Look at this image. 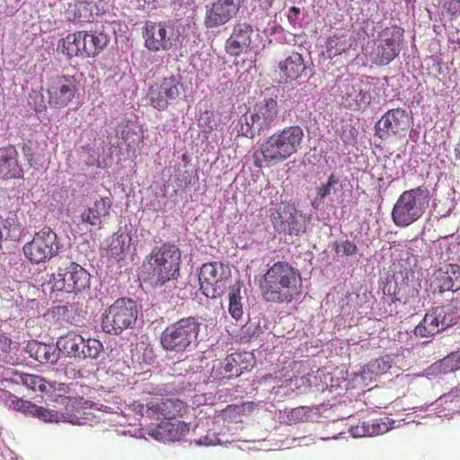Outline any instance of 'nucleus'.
<instances>
[{"instance_id": "nucleus-18", "label": "nucleus", "mask_w": 460, "mask_h": 460, "mask_svg": "<svg viewBox=\"0 0 460 460\" xmlns=\"http://www.w3.org/2000/svg\"><path fill=\"white\" fill-rule=\"evenodd\" d=\"M253 367L250 353L235 352L228 355L224 360L214 365L211 376L217 380L232 379L240 376L243 372Z\"/></svg>"}, {"instance_id": "nucleus-48", "label": "nucleus", "mask_w": 460, "mask_h": 460, "mask_svg": "<svg viewBox=\"0 0 460 460\" xmlns=\"http://www.w3.org/2000/svg\"><path fill=\"white\" fill-rule=\"evenodd\" d=\"M338 183V178L334 174H331L325 184L318 187L316 190V198L312 201V206L315 208L323 203V199L331 193V189Z\"/></svg>"}, {"instance_id": "nucleus-27", "label": "nucleus", "mask_w": 460, "mask_h": 460, "mask_svg": "<svg viewBox=\"0 0 460 460\" xmlns=\"http://www.w3.org/2000/svg\"><path fill=\"white\" fill-rule=\"evenodd\" d=\"M18 156L13 146L0 148V179H18L22 176L23 171Z\"/></svg>"}, {"instance_id": "nucleus-57", "label": "nucleus", "mask_w": 460, "mask_h": 460, "mask_svg": "<svg viewBox=\"0 0 460 460\" xmlns=\"http://www.w3.org/2000/svg\"><path fill=\"white\" fill-rule=\"evenodd\" d=\"M368 367L371 368L372 372H374L376 369H381L382 371H385L386 369H388L390 367V366L387 365L385 360H384L382 358H378V359L375 360L374 362H371L368 365Z\"/></svg>"}, {"instance_id": "nucleus-44", "label": "nucleus", "mask_w": 460, "mask_h": 460, "mask_svg": "<svg viewBox=\"0 0 460 460\" xmlns=\"http://www.w3.org/2000/svg\"><path fill=\"white\" fill-rule=\"evenodd\" d=\"M32 417H36L45 422H59L66 420L65 415L55 410L46 409L36 405Z\"/></svg>"}, {"instance_id": "nucleus-38", "label": "nucleus", "mask_w": 460, "mask_h": 460, "mask_svg": "<svg viewBox=\"0 0 460 460\" xmlns=\"http://www.w3.org/2000/svg\"><path fill=\"white\" fill-rule=\"evenodd\" d=\"M230 292L228 295L229 305L228 312L231 316L236 320L240 319L243 314V305L241 303V287L239 285L230 286Z\"/></svg>"}, {"instance_id": "nucleus-43", "label": "nucleus", "mask_w": 460, "mask_h": 460, "mask_svg": "<svg viewBox=\"0 0 460 460\" xmlns=\"http://www.w3.org/2000/svg\"><path fill=\"white\" fill-rule=\"evenodd\" d=\"M238 132L246 137L252 138L257 130V120L252 111L243 114L238 122Z\"/></svg>"}, {"instance_id": "nucleus-61", "label": "nucleus", "mask_w": 460, "mask_h": 460, "mask_svg": "<svg viewBox=\"0 0 460 460\" xmlns=\"http://www.w3.org/2000/svg\"><path fill=\"white\" fill-rule=\"evenodd\" d=\"M301 380H302L303 384H305V380H306V382H309L308 378L305 376H302Z\"/></svg>"}, {"instance_id": "nucleus-9", "label": "nucleus", "mask_w": 460, "mask_h": 460, "mask_svg": "<svg viewBox=\"0 0 460 460\" xmlns=\"http://www.w3.org/2000/svg\"><path fill=\"white\" fill-rule=\"evenodd\" d=\"M61 246L56 232L50 227H43L23 245L22 252L31 264L39 265L56 257Z\"/></svg>"}, {"instance_id": "nucleus-5", "label": "nucleus", "mask_w": 460, "mask_h": 460, "mask_svg": "<svg viewBox=\"0 0 460 460\" xmlns=\"http://www.w3.org/2000/svg\"><path fill=\"white\" fill-rule=\"evenodd\" d=\"M201 323L193 316L184 317L165 327L160 336L162 348L172 353H183L195 346Z\"/></svg>"}, {"instance_id": "nucleus-45", "label": "nucleus", "mask_w": 460, "mask_h": 460, "mask_svg": "<svg viewBox=\"0 0 460 460\" xmlns=\"http://www.w3.org/2000/svg\"><path fill=\"white\" fill-rule=\"evenodd\" d=\"M389 418L376 419L367 421L369 437L382 435L391 429Z\"/></svg>"}, {"instance_id": "nucleus-40", "label": "nucleus", "mask_w": 460, "mask_h": 460, "mask_svg": "<svg viewBox=\"0 0 460 460\" xmlns=\"http://www.w3.org/2000/svg\"><path fill=\"white\" fill-rule=\"evenodd\" d=\"M120 127V137L128 149H135L141 142H143V134L138 132L131 125L127 123Z\"/></svg>"}, {"instance_id": "nucleus-12", "label": "nucleus", "mask_w": 460, "mask_h": 460, "mask_svg": "<svg viewBox=\"0 0 460 460\" xmlns=\"http://www.w3.org/2000/svg\"><path fill=\"white\" fill-rule=\"evenodd\" d=\"M91 275L78 263L58 267L52 275V288L66 293H81L90 288Z\"/></svg>"}, {"instance_id": "nucleus-59", "label": "nucleus", "mask_w": 460, "mask_h": 460, "mask_svg": "<svg viewBox=\"0 0 460 460\" xmlns=\"http://www.w3.org/2000/svg\"><path fill=\"white\" fill-rule=\"evenodd\" d=\"M11 340L0 334V353L7 352L11 348Z\"/></svg>"}, {"instance_id": "nucleus-17", "label": "nucleus", "mask_w": 460, "mask_h": 460, "mask_svg": "<svg viewBox=\"0 0 460 460\" xmlns=\"http://www.w3.org/2000/svg\"><path fill=\"white\" fill-rule=\"evenodd\" d=\"M240 7L239 0H209L205 5V27L215 29L226 24L236 16Z\"/></svg>"}, {"instance_id": "nucleus-1", "label": "nucleus", "mask_w": 460, "mask_h": 460, "mask_svg": "<svg viewBox=\"0 0 460 460\" xmlns=\"http://www.w3.org/2000/svg\"><path fill=\"white\" fill-rule=\"evenodd\" d=\"M259 288L267 303L290 304L302 294V276L292 264L279 261L269 267L261 278Z\"/></svg>"}, {"instance_id": "nucleus-3", "label": "nucleus", "mask_w": 460, "mask_h": 460, "mask_svg": "<svg viewBox=\"0 0 460 460\" xmlns=\"http://www.w3.org/2000/svg\"><path fill=\"white\" fill-rule=\"evenodd\" d=\"M181 259V252L173 243H164L154 247L142 264L144 281L157 288L177 279Z\"/></svg>"}, {"instance_id": "nucleus-47", "label": "nucleus", "mask_w": 460, "mask_h": 460, "mask_svg": "<svg viewBox=\"0 0 460 460\" xmlns=\"http://www.w3.org/2000/svg\"><path fill=\"white\" fill-rule=\"evenodd\" d=\"M9 404L10 407L13 410L20 411L25 415L32 416L34 412V409L36 407V404L27 401L23 400L22 398L17 397L16 395H10L9 397Z\"/></svg>"}, {"instance_id": "nucleus-13", "label": "nucleus", "mask_w": 460, "mask_h": 460, "mask_svg": "<svg viewBox=\"0 0 460 460\" xmlns=\"http://www.w3.org/2000/svg\"><path fill=\"white\" fill-rule=\"evenodd\" d=\"M183 84L181 78L176 75H170L156 81L149 87L148 99L152 107L158 111H164L176 101L181 92Z\"/></svg>"}, {"instance_id": "nucleus-46", "label": "nucleus", "mask_w": 460, "mask_h": 460, "mask_svg": "<svg viewBox=\"0 0 460 460\" xmlns=\"http://www.w3.org/2000/svg\"><path fill=\"white\" fill-rule=\"evenodd\" d=\"M440 401L451 413L460 412V387L452 389L444 394L440 397Z\"/></svg>"}, {"instance_id": "nucleus-52", "label": "nucleus", "mask_w": 460, "mask_h": 460, "mask_svg": "<svg viewBox=\"0 0 460 460\" xmlns=\"http://www.w3.org/2000/svg\"><path fill=\"white\" fill-rule=\"evenodd\" d=\"M52 313L54 315L58 316L59 320L69 321L73 314L72 305H62L52 307Z\"/></svg>"}, {"instance_id": "nucleus-26", "label": "nucleus", "mask_w": 460, "mask_h": 460, "mask_svg": "<svg viewBox=\"0 0 460 460\" xmlns=\"http://www.w3.org/2000/svg\"><path fill=\"white\" fill-rule=\"evenodd\" d=\"M433 278V283L440 292H456L460 289V265H444L434 272Z\"/></svg>"}, {"instance_id": "nucleus-10", "label": "nucleus", "mask_w": 460, "mask_h": 460, "mask_svg": "<svg viewBox=\"0 0 460 460\" xmlns=\"http://www.w3.org/2000/svg\"><path fill=\"white\" fill-rule=\"evenodd\" d=\"M404 30L397 25L384 28L378 32L370 52L371 61L377 66H385L399 56Z\"/></svg>"}, {"instance_id": "nucleus-6", "label": "nucleus", "mask_w": 460, "mask_h": 460, "mask_svg": "<svg viewBox=\"0 0 460 460\" xmlns=\"http://www.w3.org/2000/svg\"><path fill=\"white\" fill-rule=\"evenodd\" d=\"M137 314V305L133 299L119 298L102 314V329L108 334L119 335L134 326Z\"/></svg>"}, {"instance_id": "nucleus-60", "label": "nucleus", "mask_w": 460, "mask_h": 460, "mask_svg": "<svg viewBox=\"0 0 460 460\" xmlns=\"http://www.w3.org/2000/svg\"><path fill=\"white\" fill-rule=\"evenodd\" d=\"M457 7H460V2L458 0H451L449 2V10L456 12Z\"/></svg>"}, {"instance_id": "nucleus-32", "label": "nucleus", "mask_w": 460, "mask_h": 460, "mask_svg": "<svg viewBox=\"0 0 460 460\" xmlns=\"http://www.w3.org/2000/svg\"><path fill=\"white\" fill-rule=\"evenodd\" d=\"M84 31L67 34L60 40L58 48L68 58H83Z\"/></svg>"}, {"instance_id": "nucleus-25", "label": "nucleus", "mask_w": 460, "mask_h": 460, "mask_svg": "<svg viewBox=\"0 0 460 460\" xmlns=\"http://www.w3.org/2000/svg\"><path fill=\"white\" fill-rule=\"evenodd\" d=\"M190 431L188 423L181 420L161 422L149 431V435L158 441L174 442L184 438Z\"/></svg>"}, {"instance_id": "nucleus-39", "label": "nucleus", "mask_w": 460, "mask_h": 460, "mask_svg": "<svg viewBox=\"0 0 460 460\" xmlns=\"http://www.w3.org/2000/svg\"><path fill=\"white\" fill-rule=\"evenodd\" d=\"M129 238L124 234H115L108 247L110 256L120 260L128 247Z\"/></svg>"}, {"instance_id": "nucleus-56", "label": "nucleus", "mask_w": 460, "mask_h": 460, "mask_svg": "<svg viewBox=\"0 0 460 460\" xmlns=\"http://www.w3.org/2000/svg\"><path fill=\"white\" fill-rule=\"evenodd\" d=\"M341 247L342 249V253L347 256L353 255L358 252L357 245L349 240L344 241L341 244Z\"/></svg>"}, {"instance_id": "nucleus-42", "label": "nucleus", "mask_w": 460, "mask_h": 460, "mask_svg": "<svg viewBox=\"0 0 460 460\" xmlns=\"http://www.w3.org/2000/svg\"><path fill=\"white\" fill-rule=\"evenodd\" d=\"M103 350L102 343L96 339L84 340L81 346L79 358L96 359Z\"/></svg>"}, {"instance_id": "nucleus-58", "label": "nucleus", "mask_w": 460, "mask_h": 460, "mask_svg": "<svg viewBox=\"0 0 460 460\" xmlns=\"http://www.w3.org/2000/svg\"><path fill=\"white\" fill-rule=\"evenodd\" d=\"M300 9L296 6H292L288 10V19L291 24H296L299 19Z\"/></svg>"}, {"instance_id": "nucleus-7", "label": "nucleus", "mask_w": 460, "mask_h": 460, "mask_svg": "<svg viewBox=\"0 0 460 460\" xmlns=\"http://www.w3.org/2000/svg\"><path fill=\"white\" fill-rule=\"evenodd\" d=\"M459 319L460 299H452L450 303L427 312L415 327L414 333L420 337H430L455 325Z\"/></svg>"}, {"instance_id": "nucleus-50", "label": "nucleus", "mask_w": 460, "mask_h": 460, "mask_svg": "<svg viewBox=\"0 0 460 460\" xmlns=\"http://www.w3.org/2000/svg\"><path fill=\"white\" fill-rule=\"evenodd\" d=\"M261 332L260 325L254 323H247L240 330V341L244 343L249 342L252 339L258 337Z\"/></svg>"}, {"instance_id": "nucleus-22", "label": "nucleus", "mask_w": 460, "mask_h": 460, "mask_svg": "<svg viewBox=\"0 0 460 460\" xmlns=\"http://www.w3.org/2000/svg\"><path fill=\"white\" fill-rule=\"evenodd\" d=\"M254 31L246 22H237L234 24L230 37L226 40V52L231 57H240L251 50L252 36Z\"/></svg>"}, {"instance_id": "nucleus-16", "label": "nucleus", "mask_w": 460, "mask_h": 460, "mask_svg": "<svg viewBox=\"0 0 460 460\" xmlns=\"http://www.w3.org/2000/svg\"><path fill=\"white\" fill-rule=\"evenodd\" d=\"M299 217L301 216L298 215L296 206L291 203H281L270 215L273 228L277 232L296 236L306 231L305 222Z\"/></svg>"}, {"instance_id": "nucleus-31", "label": "nucleus", "mask_w": 460, "mask_h": 460, "mask_svg": "<svg viewBox=\"0 0 460 460\" xmlns=\"http://www.w3.org/2000/svg\"><path fill=\"white\" fill-rule=\"evenodd\" d=\"M385 295L391 296L392 302H400L407 304L411 298L417 296L418 289L408 283L402 282L399 285L394 282V285L388 282L383 288Z\"/></svg>"}, {"instance_id": "nucleus-41", "label": "nucleus", "mask_w": 460, "mask_h": 460, "mask_svg": "<svg viewBox=\"0 0 460 460\" xmlns=\"http://www.w3.org/2000/svg\"><path fill=\"white\" fill-rule=\"evenodd\" d=\"M68 19L78 22H89L93 17L92 12L90 11L88 4L84 2H78L73 4H69L67 10Z\"/></svg>"}, {"instance_id": "nucleus-19", "label": "nucleus", "mask_w": 460, "mask_h": 460, "mask_svg": "<svg viewBox=\"0 0 460 460\" xmlns=\"http://www.w3.org/2000/svg\"><path fill=\"white\" fill-rule=\"evenodd\" d=\"M137 407L142 416L157 420H172L181 416L185 404L178 399L150 398L146 401V403L138 404Z\"/></svg>"}, {"instance_id": "nucleus-20", "label": "nucleus", "mask_w": 460, "mask_h": 460, "mask_svg": "<svg viewBox=\"0 0 460 460\" xmlns=\"http://www.w3.org/2000/svg\"><path fill=\"white\" fill-rule=\"evenodd\" d=\"M341 100L345 108L354 111H364L373 100L370 86L359 79L346 80Z\"/></svg>"}, {"instance_id": "nucleus-33", "label": "nucleus", "mask_w": 460, "mask_h": 460, "mask_svg": "<svg viewBox=\"0 0 460 460\" xmlns=\"http://www.w3.org/2000/svg\"><path fill=\"white\" fill-rule=\"evenodd\" d=\"M60 392V404L64 405L66 411L62 412L65 415L66 420L68 422H74V419H77V416L74 412H79V409L82 407L83 398L75 396H66L68 387L65 384H60L58 387Z\"/></svg>"}, {"instance_id": "nucleus-34", "label": "nucleus", "mask_w": 460, "mask_h": 460, "mask_svg": "<svg viewBox=\"0 0 460 460\" xmlns=\"http://www.w3.org/2000/svg\"><path fill=\"white\" fill-rule=\"evenodd\" d=\"M84 340V338L75 332H68L58 340L57 348L68 357L78 358Z\"/></svg>"}, {"instance_id": "nucleus-36", "label": "nucleus", "mask_w": 460, "mask_h": 460, "mask_svg": "<svg viewBox=\"0 0 460 460\" xmlns=\"http://www.w3.org/2000/svg\"><path fill=\"white\" fill-rule=\"evenodd\" d=\"M460 369V351L453 352L438 360L429 367L430 374L445 375Z\"/></svg>"}, {"instance_id": "nucleus-37", "label": "nucleus", "mask_w": 460, "mask_h": 460, "mask_svg": "<svg viewBox=\"0 0 460 460\" xmlns=\"http://www.w3.org/2000/svg\"><path fill=\"white\" fill-rule=\"evenodd\" d=\"M22 235L21 225L13 218L0 220V250L3 242H17Z\"/></svg>"}, {"instance_id": "nucleus-24", "label": "nucleus", "mask_w": 460, "mask_h": 460, "mask_svg": "<svg viewBox=\"0 0 460 460\" xmlns=\"http://www.w3.org/2000/svg\"><path fill=\"white\" fill-rule=\"evenodd\" d=\"M306 66L303 56L296 51L290 53L278 63L279 79L284 83H291L300 78L305 72Z\"/></svg>"}, {"instance_id": "nucleus-49", "label": "nucleus", "mask_w": 460, "mask_h": 460, "mask_svg": "<svg viewBox=\"0 0 460 460\" xmlns=\"http://www.w3.org/2000/svg\"><path fill=\"white\" fill-rule=\"evenodd\" d=\"M245 411V403L231 404L226 407L222 412V418L230 422H240Z\"/></svg>"}, {"instance_id": "nucleus-54", "label": "nucleus", "mask_w": 460, "mask_h": 460, "mask_svg": "<svg viewBox=\"0 0 460 460\" xmlns=\"http://www.w3.org/2000/svg\"><path fill=\"white\" fill-rule=\"evenodd\" d=\"M30 104L33 105L34 111L38 113L42 112L47 109V105L43 100V95L38 92H33V93L30 95Z\"/></svg>"}, {"instance_id": "nucleus-35", "label": "nucleus", "mask_w": 460, "mask_h": 460, "mask_svg": "<svg viewBox=\"0 0 460 460\" xmlns=\"http://www.w3.org/2000/svg\"><path fill=\"white\" fill-rule=\"evenodd\" d=\"M351 37L345 34H333L327 38L325 48L326 55L332 58L348 51L352 46Z\"/></svg>"}, {"instance_id": "nucleus-23", "label": "nucleus", "mask_w": 460, "mask_h": 460, "mask_svg": "<svg viewBox=\"0 0 460 460\" xmlns=\"http://www.w3.org/2000/svg\"><path fill=\"white\" fill-rule=\"evenodd\" d=\"M252 112L257 120L258 133L268 130L274 125L279 115L278 98L265 97L257 102L253 106Z\"/></svg>"}, {"instance_id": "nucleus-55", "label": "nucleus", "mask_w": 460, "mask_h": 460, "mask_svg": "<svg viewBox=\"0 0 460 460\" xmlns=\"http://www.w3.org/2000/svg\"><path fill=\"white\" fill-rule=\"evenodd\" d=\"M351 434L355 438L369 437L367 421H363L351 428Z\"/></svg>"}, {"instance_id": "nucleus-29", "label": "nucleus", "mask_w": 460, "mask_h": 460, "mask_svg": "<svg viewBox=\"0 0 460 460\" xmlns=\"http://www.w3.org/2000/svg\"><path fill=\"white\" fill-rule=\"evenodd\" d=\"M83 58H93L106 47L109 38L97 31H84Z\"/></svg>"}, {"instance_id": "nucleus-11", "label": "nucleus", "mask_w": 460, "mask_h": 460, "mask_svg": "<svg viewBox=\"0 0 460 460\" xmlns=\"http://www.w3.org/2000/svg\"><path fill=\"white\" fill-rule=\"evenodd\" d=\"M80 83L75 75H54L48 79L46 93L48 104L52 109L67 107L78 96Z\"/></svg>"}, {"instance_id": "nucleus-21", "label": "nucleus", "mask_w": 460, "mask_h": 460, "mask_svg": "<svg viewBox=\"0 0 460 460\" xmlns=\"http://www.w3.org/2000/svg\"><path fill=\"white\" fill-rule=\"evenodd\" d=\"M10 379L13 383L22 385L33 392H40L46 401L60 404V397L58 396L60 392L58 390V387L61 383H49L38 375L17 370L12 372Z\"/></svg>"}, {"instance_id": "nucleus-8", "label": "nucleus", "mask_w": 460, "mask_h": 460, "mask_svg": "<svg viewBox=\"0 0 460 460\" xmlns=\"http://www.w3.org/2000/svg\"><path fill=\"white\" fill-rule=\"evenodd\" d=\"M199 289L208 298L221 297L230 288L231 270L221 261L204 263L199 272Z\"/></svg>"}, {"instance_id": "nucleus-14", "label": "nucleus", "mask_w": 460, "mask_h": 460, "mask_svg": "<svg viewBox=\"0 0 460 460\" xmlns=\"http://www.w3.org/2000/svg\"><path fill=\"white\" fill-rule=\"evenodd\" d=\"M146 48L154 52L167 51L176 46L179 36L166 22H147L143 31Z\"/></svg>"}, {"instance_id": "nucleus-51", "label": "nucleus", "mask_w": 460, "mask_h": 460, "mask_svg": "<svg viewBox=\"0 0 460 460\" xmlns=\"http://www.w3.org/2000/svg\"><path fill=\"white\" fill-rule=\"evenodd\" d=\"M39 148V142L35 139H28L22 146V152L30 166L35 164V154Z\"/></svg>"}, {"instance_id": "nucleus-53", "label": "nucleus", "mask_w": 460, "mask_h": 460, "mask_svg": "<svg viewBox=\"0 0 460 460\" xmlns=\"http://www.w3.org/2000/svg\"><path fill=\"white\" fill-rule=\"evenodd\" d=\"M199 119L203 126L207 127L209 130H215L219 126V122L215 119V114L211 111H206L202 113Z\"/></svg>"}, {"instance_id": "nucleus-28", "label": "nucleus", "mask_w": 460, "mask_h": 460, "mask_svg": "<svg viewBox=\"0 0 460 460\" xmlns=\"http://www.w3.org/2000/svg\"><path fill=\"white\" fill-rule=\"evenodd\" d=\"M112 201L109 197H102L95 200L81 214L83 223L101 227L103 221L110 217Z\"/></svg>"}, {"instance_id": "nucleus-4", "label": "nucleus", "mask_w": 460, "mask_h": 460, "mask_svg": "<svg viewBox=\"0 0 460 460\" xmlns=\"http://www.w3.org/2000/svg\"><path fill=\"white\" fill-rule=\"evenodd\" d=\"M429 190L424 186L404 190L397 199L391 217L395 226L406 227L419 220L429 207Z\"/></svg>"}, {"instance_id": "nucleus-2", "label": "nucleus", "mask_w": 460, "mask_h": 460, "mask_svg": "<svg viewBox=\"0 0 460 460\" xmlns=\"http://www.w3.org/2000/svg\"><path fill=\"white\" fill-rule=\"evenodd\" d=\"M304 137V130L297 125L276 130L254 151V166L271 167L286 161L301 149Z\"/></svg>"}, {"instance_id": "nucleus-30", "label": "nucleus", "mask_w": 460, "mask_h": 460, "mask_svg": "<svg viewBox=\"0 0 460 460\" xmlns=\"http://www.w3.org/2000/svg\"><path fill=\"white\" fill-rule=\"evenodd\" d=\"M27 351L31 358L40 364H54L58 359L56 348L46 343L31 341L27 345Z\"/></svg>"}, {"instance_id": "nucleus-15", "label": "nucleus", "mask_w": 460, "mask_h": 460, "mask_svg": "<svg viewBox=\"0 0 460 460\" xmlns=\"http://www.w3.org/2000/svg\"><path fill=\"white\" fill-rule=\"evenodd\" d=\"M412 125V117L402 108L387 111L376 124V135L381 139L391 136L402 137Z\"/></svg>"}]
</instances>
